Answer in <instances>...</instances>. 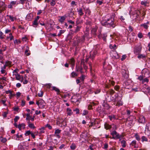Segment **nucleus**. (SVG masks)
<instances>
[{
    "label": "nucleus",
    "mask_w": 150,
    "mask_h": 150,
    "mask_svg": "<svg viewBox=\"0 0 150 150\" xmlns=\"http://www.w3.org/2000/svg\"><path fill=\"white\" fill-rule=\"evenodd\" d=\"M114 17L115 14L113 13L110 16V17L109 18L102 20L101 21L102 24L103 25L105 26L109 25L113 28L115 27L116 25L115 23Z\"/></svg>",
    "instance_id": "1"
},
{
    "label": "nucleus",
    "mask_w": 150,
    "mask_h": 150,
    "mask_svg": "<svg viewBox=\"0 0 150 150\" xmlns=\"http://www.w3.org/2000/svg\"><path fill=\"white\" fill-rule=\"evenodd\" d=\"M57 124H61V127H65L67 125L66 121L65 119H63L61 118H59L57 119Z\"/></svg>",
    "instance_id": "2"
},
{
    "label": "nucleus",
    "mask_w": 150,
    "mask_h": 150,
    "mask_svg": "<svg viewBox=\"0 0 150 150\" xmlns=\"http://www.w3.org/2000/svg\"><path fill=\"white\" fill-rule=\"evenodd\" d=\"M110 57L113 59H117L119 58L118 54L115 51L112 50L110 52Z\"/></svg>",
    "instance_id": "3"
},
{
    "label": "nucleus",
    "mask_w": 150,
    "mask_h": 150,
    "mask_svg": "<svg viewBox=\"0 0 150 150\" xmlns=\"http://www.w3.org/2000/svg\"><path fill=\"white\" fill-rule=\"evenodd\" d=\"M111 134L113 137H112L113 139H120L121 137H122V135H120L118 134L117 132L114 130L111 133Z\"/></svg>",
    "instance_id": "4"
},
{
    "label": "nucleus",
    "mask_w": 150,
    "mask_h": 150,
    "mask_svg": "<svg viewBox=\"0 0 150 150\" xmlns=\"http://www.w3.org/2000/svg\"><path fill=\"white\" fill-rule=\"evenodd\" d=\"M142 47L141 46L135 47L134 48V52L136 55L139 54L140 53Z\"/></svg>",
    "instance_id": "5"
},
{
    "label": "nucleus",
    "mask_w": 150,
    "mask_h": 150,
    "mask_svg": "<svg viewBox=\"0 0 150 150\" xmlns=\"http://www.w3.org/2000/svg\"><path fill=\"white\" fill-rule=\"evenodd\" d=\"M6 5L5 3L3 1H0V13H2V11L5 10Z\"/></svg>",
    "instance_id": "6"
},
{
    "label": "nucleus",
    "mask_w": 150,
    "mask_h": 150,
    "mask_svg": "<svg viewBox=\"0 0 150 150\" xmlns=\"http://www.w3.org/2000/svg\"><path fill=\"white\" fill-rule=\"evenodd\" d=\"M61 130L59 129H56L54 132V136L58 138H60L61 137L59 135L61 132Z\"/></svg>",
    "instance_id": "7"
},
{
    "label": "nucleus",
    "mask_w": 150,
    "mask_h": 150,
    "mask_svg": "<svg viewBox=\"0 0 150 150\" xmlns=\"http://www.w3.org/2000/svg\"><path fill=\"white\" fill-rule=\"evenodd\" d=\"M69 63L71 65L72 69H73L75 65V61L74 59L73 58L70 59L69 61Z\"/></svg>",
    "instance_id": "8"
},
{
    "label": "nucleus",
    "mask_w": 150,
    "mask_h": 150,
    "mask_svg": "<svg viewBox=\"0 0 150 150\" xmlns=\"http://www.w3.org/2000/svg\"><path fill=\"white\" fill-rule=\"evenodd\" d=\"M138 121L139 123H144L145 122V118L144 116H140L139 117Z\"/></svg>",
    "instance_id": "9"
},
{
    "label": "nucleus",
    "mask_w": 150,
    "mask_h": 150,
    "mask_svg": "<svg viewBox=\"0 0 150 150\" xmlns=\"http://www.w3.org/2000/svg\"><path fill=\"white\" fill-rule=\"evenodd\" d=\"M97 54V52L96 51H94L92 53L91 52L89 57L93 60L95 56Z\"/></svg>",
    "instance_id": "10"
},
{
    "label": "nucleus",
    "mask_w": 150,
    "mask_h": 150,
    "mask_svg": "<svg viewBox=\"0 0 150 150\" xmlns=\"http://www.w3.org/2000/svg\"><path fill=\"white\" fill-rule=\"evenodd\" d=\"M122 74L125 78H127L128 77V75L126 70H124L122 72Z\"/></svg>",
    "instance_id": "11"
},
{
    "label": "nucleus",
    "mask_w": 150,
    "mask_h": 150,
    "mask_svg": "<svg viewBox=\"0 0 150 150\" xmlns=\"http://www.w3.org/2000/svg\"><path fill=\"white\" fill-rule=\"evenodd\" d=\"M136 141L135 140L133 141L130 144V145L134 146L135 148H137L138 147V145L136 144Z\"/></svg>",
    "instance_id": "12"
},
{
    "label": "nucleus",
    "mask_w": 150,
    "mask_h": 150,
    "mask_svg": "<svg viewBox=\"0 0 150 150\" xmlns=\"http://www.w3.org/2000/svg\"><path fill=\"white\" fill-rule=\"evenodd\" d=\"M84 59H82L81 62V66L83 65L84 69L86 70L88 69V67L85 64V62H84Z\"/></svg>",
    "instance_id": "13"
},
{
    "label": "nucleus",
    "mask_w": 150,
    "mask_h": 150,
    "mask_svg": "<svg viewBox=\"0 0 150 150\" xmlns=\"http://www.w3.org/2000/svg\"><path fill=\"white\" fill-rule=\"evenodd\" d=\"M13 75L16 76V79L17 80H20L21 78V76H20L18 73L14 74H13Z\"/></svg>",
    "instance_id": "14"
},
{
    "label": "nucleus",
    "mask_w": 150,
    "mask_h": 150,
    "mask_svg": "<svg viewBox=\"0 0 150 150\" xmlns=\"http://www.w3.org/2000/svg\"><path fill=\"white\" fill-rule=\"evenodd\" d=\"M76 70L77 71H80L81 70H82L83 68L81 66H78L77 65L76 66Z\"/></svg>",
    "instance_id": "15"
},
{
    "label": "nucleus",
    "mask_w": 150,
    "mask_h": 150,
    "mask_svg": "<svg viewBox=\"0 0 150 150\" xmlns=\"http://www.w3.org/2000/svg\"><path fill=\"white\" fill-rule=\"evenodd\" d=\"M52 88L53 90H54L57 92V94H58L59 93L60 91L59 89L55 86H53Z\"/></svg>",
    "instance_id": "16"
},
{
    "label": "nucleus",
    "mask_w": 150,
    "mask_h": 150,
    "mask_svg": "<svg viewBox=\"0 0 150 150\" xmlns=\"http://www.w3.org/2000/svg\"><path fill=\"white\" fill-rule=\"evenodd\" d=\"M105 128L106 129H109L111 128V126L107 123H105L104 125Z\"/></svg>",
    "instance_id": "17"
},
{
    "label": "nucleus",
    "mask_w": 150,
    "mask_h": 150,
    "mask_svg": "<svg viewBox=\"0 0 150 150\" xmlns=\"http://www.w3.org/2000/svg\"><path fill=\"white\" fill-rule=\"evenodd\" d=\"M28 127L31 128L35 129V127L34 126V124L33 123H30L29 122H28Z\"/></svg>",
    "instance_id": "18"
},
{
    "label": "nucleus",
    "mask_w": 150,
    "mask_h": 150,
    "mask_svg": "<svg viewBox=\"0 0 150 150\" xmlns=\"http://www.w3.org/2000/svg\"><path fill=\"white\" fill-rule=\"evenodd\" d=\"M6 94H8L9 93H10V98H11V96H14V95L13 94V91H10V90L7 91H6Z\"/></svg>",
    "instance_id": "19"
},
{
    "label": "nucleus",
    "mask_w": 150,
    "mask_h": 150,
    "mask_svg": "<svg viewBox=\"0 0 150 150\" xmlns=\"http://www.w3.org/2000/svg\"><path fill=\"white\" fill-rule=\"evenodd\" d=\"M138 55L137 56V58L138 59L143 58L146 57L145 55L144 54H138Z\"/></svg>",
    "instance_id": "20"
},
{
    "label": "nucleus",
    "mask_w": 150,
    "mask_h": 150,
    "mask_svg": "<svg viewBox=\"0 0 150 150\" xmlns=\"http://www.w3.org/2000/svg\"><path fill=\"white\" fill-rule=\"evenodd\" d=\"M78 76V74L74 71L72 72L71 74V77L73 78L75 77Z\"/></svg>",
    "instance_id": "21"
},
{
    "label": "nucleus",
    "mask_w": 150,
    "mask_h": 150,
    "mask_svg": "<svg viewBox=\"0 0 150 150\" xmlns=\"http://www.w3.org/2000/svg\"><path fill=\"white\" fill-rule=\"evenodd\" d=\"M12 62L9 61H6L5 63V64L7 66H11L12 65Z\"/></svg>",
    "instance_id": "22"
},
{
    "label": "nucleus",
    "mask_w": 150,
    "mask_h": 150,
    "mask_svg": "<svg viewBox=\"0 0 150 150\" xmlns=\"http://www.w3.org/2000/svg\"><path fill=\"white\" fill-rule=\"evenodd\" d=\"M67 114L69 115H71L72 114V112L71 110L69 108H67Z\"/></svg>",
    "instance_id": "23"
},
{
    "label": "nucleus",
    "mask_w": 150,
    "mask_h": 150,
    "mask_svg": "<svg viewBox=\"0 0 150 150\" xmlns=\"http://www.w3.org/2000/svg\"><path fill=\"white\" fill-rule=\"evenodd\" d=\"M66 18V17L65 16H61L59 20V21L61 23H62Z\"/></svg>",
    "instance_id": "24"
},
{
    "label": "nucleus",
    "mask_w": 150,
    "mask_h": 150,
    "mask_svg": "<svg viewBox=\"0 0 150 150\" xmlns=\"http://www.w3.org/2000/svg\"><path fill=\"white\" fill-rule=\"evenodd\" d=\"M121 143L122 144V146L123 147H125L126 146V142L125 140H122L121 141Z\"/></svg>",
    "instance_id": "25"
},
{
    "label": "nucleus",
    "mask_w": 150,
    "mask_h": 150,
    "mask_svg": "<svg viewBox=\"0 0 150 150\" xmlns=\"http://www.w3.org/2000/svg\"><path fill=\"white\" fill-rule=\"evenodd\" d=\"M76 145L74 144H72L70 146L71 149L72 150L76 148Z\"/></svg>",
    "instance_id": "26"
},
{
    "label": "nucleus",
    "mask_w": 150,
    "mask_h": 150,
    "mask_svg": "<svg viewBox=\"0 0 150 150\" xmlns=\"http://www.w3.org/2000/svg\"><path fill=\"white\" fill-rule=\"evenodd\" d=\"M85 76L84 75L82 74L81 77H79L78 78L79 79L82 81H83L85 78Z\"/></svg>",
    "instance_id": "27"
},
{
    "label": "nucleus",
    "mask_w": 150,
    "mask_h": 150,
    "mask_svg": "<svg viewBox=\"0 0 150 150\" xmlns=\"http://www.w3.org/2000/svg\"><path fill=\"white\" fill-rule=\"evenodd\" d=\"M108 92L111 96L115 93V91L112 89H110Z\"/></svg>",
    "instance_id": "28"
},
{
    "label": "nucleus",
    "mask_w": 150,
    "mask_h": 150,
    "mask_svg": "<svg viewBox=\"0 0 150 150\" xmlns=\"http://www.w3.org/2000/svg\"><path fill=\"white\" fill-rule=\"evenodd\" d=\"M78 12L79 14L81 16H82L83 14V12L81 8H79V10L78 11Z\"/></svg>",
    "instance_id": "29"
},
{
    "label": "nucleus",
    "mask_w": 150,
    "mask_h": 150,
    "mask_svg": "<svg viewBox=\"0 0 150 150\" xmlns=\"http://www.w3.org/2000/svg\"><path fill=\"white\" fill-rule=\"evenodd\" d=\"M81 28V27L79 26H77L76 28V29L75 30L74 32L75 33H76L80 31V29Z\"/></svg>",
    "instance_id": "30"
},
{
    "label": "nucleus",
    "mask_w": 150,
    "mask_h": 150,
    "mask_svg": "<svg viewBox=\"0 0 150 150\" xmlns=\"http://www.w3.org/2000/svg\"><path fill=\"white\" fill-rule=\"evenodd\" d=\"M136 139L138 141H139L141 139L140 136L137 134H136L134 135Z\"/></svg>",
    "instance_id": "31"
},
{
    "label": "nucleus",
    "mask_w": 150,
    "mask_h": 150,
    "mask_svg": "<svg viewBox=\"0 0 150 150\" xmlns=\"http://www.w3.org/2000/svg\"><path fill=\"white\" fill-rule=\"evenodd\" d=\"M50 5L52 6H54L56 4V0H52L50 3Z\"/></svg>",
    "instance_id": "32"
},
{
    "label": "nucleus",
    "mask_w": 150,
    "mask_h": 150,
    "mask_svg": "<svg viewBox=\"0 0 150 150\" xmlns=\"http://www.w3.org/2000/svg\"><path fill=\"white\" fill-rule=\"evenodd\" d=\"M142 141L143 142L144 141L147 142L148 141V139L145 136H142Z\"/></svg>",
    "instance_id": "33"
},
{
    "label": "nucleus",
    "mask_w": 150,
    "mask_h": 150,
    "mask_svg": "<svg viewBox=\"0 0 150 150\" xmlns=\"http://www.w3.org/2000/svg\"><path fill=\"white\" fill-rule=\"evenodd\" d=\"M146 129L150 132V123L146 125Z\"/></svg>",
    "instance_id": "34"
},
{
    "label": "nucleus",
    "mask_w": 150,
    "mask_h": 150,
    "mask_svg": "<svg viewBox=\"0 0 150 150\" xmlns=\"http://www.w3.org/2000/svg\"><path fill=\"white\" fill-rule=\"evenodd\" d=\"M16 139L17 140H19V138H20L22 137V135L21 134V135H18V133L16 135Z\"/></svg>",
    "instance_id": "35"
},
{
    "label": "nucleus",
    "mask_w": 150,
    "mask_h": 150,
    "mask_svg": "<svg viewBox=\"0 0 150 150\" xmlns=\"http://www.w3.org/2000/svg\"><path fill=\"white\" fill-rule=\"evenodd\" d=\"M97 31V29L96 28H93L91 30V33L92 34H93L94 35H96V33Z\"/></svg>",
    "instance_id": "36"
},
{
    "label": "nucleus",
    "mask_w": 150,
    "mask_h": 150,
    "mask_svg": "<svg viewBox=\"0 0 150 150\" xmlns=\"http://www.w3.org/2000/svg\"><path fill=\"white\" fill-rule=\"evenodd\" d=\"M107 36V35L106 34H103L102 35V38H103L104 40L105 41L106 40V37Z\"/></svg>",
    "instance_id": "37"
},
{
    "label": "nucleus",
    "mask_w": 150,
    "mask_h": 150,
    "mask_svg": "<svg viewBox=\"0 0 150 150\" xmlns=\"http://www.w3.org/2000/svg\"><path fill=\"white\" fill-rule=\"evenodd\" d=\"M32 132H30V131L28 130L25 133V136H27L29 135L30 134H31Z\"/></svg>",
    "instance_id": "38"
},
{
    "label": "nucleus",
    "mask_w": 150,
    "mask_h": 150,
    "mask_svg": "<svg viewBox=\"0 0 150 150\" xmlns=\"http://www.w3.org/2000/svg\"><path fill=\"white\" fill-rule=\"evenodd\" d=\"M7 16H8L9 18V19L11 20L12 21H14V17L13 16H12L10 15H7Z\"/></svg>",
    "instance_id": "39"
},
{
    "label": "nucleus",
    "mask_w": 150,
    "mask_h": 150,
    "mask_svg": "<svg viewBox=\"0 0 150 150\" xmlns=\"http://www.w3.org/2000/svg\"><path fill=\"white\" fill-rule=\"evenodd\" d=\"M147 4H148V3L146 1H142L141 2V4L142 5H144L145 6H146Z\"/></svg>",
    "instance_id": "40"
},
{
    "label": "nucleus",
    "mask_w": 150,
    "mask_h": 150,
    "mask_svg": "<svg viewBox=\"0 0 150 150\" xmlns=\"http://www.w3.org/2000/svg\"><path fill=\"white\" fill-rule=\"evenodd\" d=\"M141 26H143L144 28L146 29H147L148 27V26L147 25L146 23L142 24L141 25Z\"/></svg>",
    "instance_id": "41"
},
{
    "label": "nucleus",
    "mask_w": 150,
    "mask_h": 150,
    "mask_svg": "<svg viewBox=\"0 0 150 150\" xmlns=\"http://www.w3.org/2000/svg\"><path fill=\"white\" fill-rule=\"evenodd\" d=\"M108 117L110 120H112L113 119H115V117L114 115H109L108 116Z\"/></svg>",
    "instance_id": "42"
},
{
    "label": "nucleus",
    "mask_w": 150,
    "mask_h": 150,
    "mask_svg": "<svg viewBox=\"0 0 150 150\" xmlns=\"http://www.w3.org/2000/svg\"><path fill=\"white\" fill-rule=\"evenodd\" d=\"M38 21L35 19L34 21H33V25H37L38 24Z\"/></svg>",
    "instance_id": "43"
},
{
    "label": "nucleus",
    "mask_w": 150,
    "mask_h": 150,
    "mask_svg": "<svg viewBox=\"0 0 150 150\" xmlns=\"http://www.w3.org/2000/svg\"><path fill=\"white\" fill-rule=\"evenodd\" d=\"M122 105V102H121V101H118L116 104V106H120V105Z\"/></svg>",
    "instance_id": "44"
},
{
    "label": "nucleus",
    "mask_w": 150,
    "mask_h": 150,
    "mask_svg": "<svg viewBox=\"0 0 150 150\" xmlns=\"http://www.w3.org/2000/svg\"><path fill=\"white\" fill-rule=\"evenodd\" d=\"M19 119V117L18 116H16L14 119V120L15 123L17 122L18 120Z\"/></svg>",
    "instance_id": "45"
},
{
    "label": "nucleus",
    "mask_w": 150,
    "mask_h": 150,
    "mask_svg": "<svg viewBox=\"0 0 150 150\" xmlns=\"http://www.w3.org/2000/svg\"><path fill=\"white\" fill-rule=\"evenodd\" d=\"M138 37L140 38H142L143 37L142 34L141 33H139L138 34Z\"/></svg>",
    "instance_id": "46"
},
{
    "label": "nucleus",
    "mask_w": 150,
    "mask_h": 150,
    "mask_svg": "<svg viewBox=\"0 0 150 150\" xmlns=\"http://www.w3.org/2000/svg\"><path fill=\"white\" fill-rule=\"evenodd\" d=\"M103 106L106 108L107 109H108L109 108V105L107 103H105L103 105Z\"/></svg>",
    "instance_id": "47"
},
{
    "label": "nucleus",
    "mask_w": 150,
    "mask_h": 150,
    "mask_svg": "<svg viewBox=\"0 0 150 150\" xmlns=\"http://www.w3.org/2000/svg\"><path fill=\"white\" fill-rule=\"evenodd\" d=\"M88 113V111L87 110H84L83 111V113L82 114V115H87Z\"/></svg>",
    "instance_id": "48"
},
{
    "label": "nucleus",
    "mask_w": 150,
    "mask_h": 150,
    "mask_svg": "<svg viewBox=\"0 0 150 150\" xmlns=\"http://www.w3.org/2000/svg\"><path fill=\"white\" fill-rule=\"evenodd\" d=\"M45 127H47L49 129H51L52 128V127L48 124L45 125Z\"/></svg>",
    "instance_id": "49"
},
{
    "label": "nucleus",
    "mask_w": 150,
    "mask_h": 150,
    "mask_svg": "<svg viewBox=\"0 0 150 150\" xmlns=\"http://www.w3.org/2000/svg\"><path fill=\"white\" fill-rule=\"evenodd\" d=\"M43 93L42 91H41L40 93L38 94V96L40 97H42L43 96Z\"/></svg>",
    "instance_id": "50"
},
{
    "label": "nucleus",
    "mask_w": 150,
    "mask_h": 150,
    "mask_svg": "<svg viewBox=\"0 0 150 150\" xmlns=\"http://www.w3.org/2000/svg\"><path fill=\"white\" fill-rule=\"evenodd\" d=\"M74 111L76 112V114H78L79 112V110L78 108H76L74 110Z\"/></svg>",
    "instance_id": "51"
},
{
    "label": "nucleus",
    "mask_w": 150,
    "mask_h": 150,
    "mask_svg": "<svg viewBox=\"0 0 150 150\" xmlns=\"http://www.w3.org/2000/svg\"><path fill=\"white\" fill-rule=\"evenodd\" d=\"M19 71V70L18 69H15L13 71V74H16V73H18V71Z\"/></svg>",
    "instance_id": "52"
},
{
    "label": "nucleus",
    "mask_w": 150,
    "mask_h": 150,
    "mask_svg": "<svg viewBox=\"0 0 150 150\" xmlns=\"http://www.w3.org/2000/svg\"><path fill=\"white\" fill-rule=\"evenodd\" d=\"M135 13L136 14V17L137 18L139 16V14H140V12L139 11H136Z\"/></svg>",
    "instance_id": "53"
},
{
    "label": "nucleus",
    "mask_w": 150,
    "mask_h": 150,
    "mask_svg": "<svg viewBox=\"0 0 150 150\" xmlns=\"http://www.w3.org/2000/svg\"><path fill=\"white\" fill-rule=\"evenodd\" d=\"M126 57H127V56L126 55H123L122 56V58H121V60L122 61L126 59Z\"/></svg>",
    "instance_id": "54"
},
{
    "label": "nucleus",
    "mask_w": 150,
    "mask_h": 150,
    "mask_svg": "<svg viewBox=\"0 0 150 150\" xmlns=\"http://www.w3.org/2000/svg\"><path fill=\"white\" fill-rule=\"evenodd\" d=\"M3 33H2V32H1V31H0V38L1 39H2L4 38V37L3 36Z\"/></svg>",
    "instance_id": "55"
},
{
    "label": "nucleus",
    "mask_w": 150,
    "mask_h": 150,
    "mask_svg": "<svg viewBox=\"0 0 150 150\" xmlns=\"http://www.w3.org/2000/svg\"><path fill=\"white\" fill-rule=\"evenodd\" d=\"M9 38H10V40H12L13 38V36L12 35V33H11L9 34Z\"/></svg>",
    "instance_id": "56"
},
{
    "label": "nucleus",
    "mask_w": 150,
    "mask_h": 150,
    "mask_svg": "<svg viewBox=\"0 0 150 150\" xmlns=\"http://www.w3.org/2000/svg\"><path fill=\"white\" fill-rule=\"evenodd\" d=\"M26 1V0H20V2L19 3H21L23 4H24Z\"/></svg>",
    "instance_id": "57"
},
{
    "label": "nucleus",
    "mask_w": 150,
    "mask_h": 150,
    "mask_svg": "<svg viewBox=\"0 0 150 150\" xmlns=\"http://www.w3.org/2000/svg\"><path fill=\"white\" fill-rule=\"evenodd\" d=\"M6 100H1V101L2 102L3 105L5 106H6V105L5 103Z\"/></svg>",
    "instance_id": "58"
},
{
    "label": "nucleus",
    "mask_w": 150,
    "mask_h": 150,
    "mask_svg": "<svg viewBox=\"0 0 150 150\" xmlns=\"http://www.w3.org/2000/svg\"><path fill=\"white\" fill-rule=\"evenodd\" d=\"M96 2L97 4H99V5H101L103 3L102 1L97 0Z\"/></svg>",
    "instance_id": "59"
},
{
    "label": "nucleus",
    "mask_w": 150,
    "mask_h": 150,
    "mask_svg": "<svg viewBox=\"0 0 150 150\" xmlns=\"http://www.w3.org/2000/svg\"><path fill=\"white\" fill-rule=\"evenodd\" d=\"M7 112H4V113L2 115L3 117L4 118H5L7 117Z\"/></svg>",
    "instance_id": "60"
},
{
    "label": "nucleus",
    "mask_w": 150,
    "mask_h": 150,
    "mask_svg": "<svg viewBox=\"0 0 150 150\" xmlns=\"http://www.w3.org/2000/svg\"><path fill=\"white\" fill-rule=\"evenodd\" d=\"M28 50H26L25 51V54L27 56H28L30 54L29 53H28Z\"/></svg>",
    "instance_id": "61"
},
{
    "label": "nucleus",
    "mask_w": 150,
    "mask_h": 150,
    "mask_svg": "<svg viewBox=\"0 0 150 150\" xmlns=\"http://www.w3.org/2000/svg\"><path fill=\"white\" fill-rule=\"evenodd\" d=\"M143 82H149V79L147 78H146L143 80Z\"/></svg>",
    "instance_id": "62"
},
{
    "label": "nucleus",
    "mask_w": 150,
    "mask_h": 150,
    "mask_svg": "<svg viewBox=\"0 0 150 150\" xmlns=\"http://www.w3.org/2000/svg\"><path fill=\"white\" fill-rule=\"evenodd\" d=\"M89 65L90 67V70L91 71L92 70V67L91 66V63H89Z\"/></svg>",
    "instance_id": "63"
},
{
    "label": "nucleus",
    "mask_w": 150,
    "mask_h": 150,
    "mask_svg": "<svg viewBox=\"0 0 150 150\" xmlns=\"http://www.w3.org/2000/svg\"><path fill=\"white\" fill-rule=\"evenodd\" d=\"M108 147V145L107 144H105L104 145V149H107Z\"/></svg>",
    "instance_id": "64"
}]
</instances>
